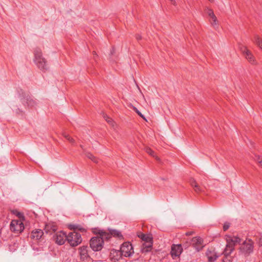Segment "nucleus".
I'll return each instance as SVG.
<instances>
[{
    "label": "nucleus",
    "mask_w": 262,
    "mask_h": 262,
    "mask_svg": "<svg viewBox=\"0 0 262 262\" xmlns=\"http://www.w3.org/2000/svg\"><path fill=\"white\" fill-rule=\"evenodd\" d=\"M34 58L33 61L37 68L42 72H46L49 69L47 61L42 56L41 50L36 48L34 51Z\"/></svg>",
    "instance_id": "nucleus-1"
},
{
    "label": "nucleus",
    "mask_w": 262,
    "mask_h": 262,
    "mask_svg": "<svg viewBox=\"0 0 262 262\" xmlns=\"http://www.w3.org/2000/svg\"><path fill=\"white\" fill-rule=\"evenodd\" d=\"M226 240V247L223 253L226 256H227L234 250L235 245L241 242V239L236 236H228Z\"/></svg>",
    "instance_id": "nucleus-2"
},
{
    "label": "nucleus",
    "mask_w": 262,
    "mask_h": 262,
    "mask_svg": "<svg viewBox=\"0 0 262 262\" xmlns=\"http://www.w3.org/2000/svg\"><path fill=\"white\" fill-rule=\"evenodd\" d=\"M67 241L72 247H75L82 242L81 235L77 232H72L67 235Z\"/></svg>",
    "instance_id": "nucleus-3"
},
{
    "label": "nucleus",
    "mask_w": 262,
    "mask_h": 262,
    "mask_svg": "<svg viewBox=\"0 0 262 262\" xmlns=\"http://www.w3.org/2000/svg\"><path fill=\"white\" fill-rule=\"evenodd\" d=\"M104 242L100 237H92L90 241V245L92 249L94 251H98L102 249Z\"/></svg>",
    "instance_id": "nucleus-4"
},
{
    "label": "nucleus",
    "mask_w": 262,
    "mask_h": 262,
    "mask_svg": "<svg viewBox=\"0 0 262 262\" xmlns=\"http://www.w3.org/2000/svg\"><path fill=\"white\" fill-rule=\"evenodd\" d=\"M10 226L11 231L16 233H20L24 229L23 223L22 221L18 220H12Z\"/></svg>",
    "instance_id": "nucleus-5"
},
{
    "label": "nucleus",
    "mask_w": 262,
    "mask_h": 262,
    "mask_svg": "<svg viewBox=\"0 0 262 262\" xmlns=\"http://www.w3.org/2000/svg\"><path fill=\"white\" fill-rule=\"evenodd\" d=\"M120 253L122 256L129 257L134 253L132 245L129 242L124 243L120 247Z\"/></svg>",
    "instance_id": "nucleus-6"
},
{
    "label": "nucleus",
    "mask_w": 262,
    "mask_h": 262,
    "mask_svg": "<svg viewBox=\"0 0 262 262\" xmlns=\"http://www.w3.org/2000/svg\"><path fill=\"white\" fill-rule=\"evenodd\" d=\"M253 242L249 239L243 243L240 247V250L244 254L249 255L253 252Z\"/></svg>",
    "instance_id": "nucleus-7"
},
{
    "label": "nucleus",
    "mask_w": 262,
    "mask_h": 262,
    "mask_svg": "<svg viewBox=\"0 0 262 262\" xmlns=\"http://www.w3.org/2000/svg\"><path fill=\"white\" fill-rule=\"evenodd\" d=\"M241 51L243 53L247 60L252 64H255L256 62L252 52L249 50L246 47L243 46L241 48Z\"/></svg>",
    "instance_id": "nucleus-8"
},
{
    "label": "nucleus",
    "mask_w": 262,
    "mask_h": 262,
    "mask_svg": "<svg viewBox=\"0 0 262 262\" xmlns=\"http://www.w3.org/2000/svg\"><path fill=\"white\" fill-rule=\"evenodd\" d=\"M67 235L63 231L57 232L54 236V239L56 243L59 245L64 244L66 241H67Z\"/></svg>",
    "instance_id": "nucleus-9"
},
{
    "label": "nucleus",
    "mask_w": 262,
    "mask_h": 262,
    "mask_svg": "<svg viewBox=\"0 0 262 262\" xmlns=\"http://www.w3.org/2000/svg\"><path fill=\"white\" fill-rule=\"evenodd\" d=\"M183 251V249L180 244L173 245L171 248L170 254L173 259L179 257Z\"/></svg>",
    "instance_id": "nucleus-10"
},
{
    "label": "nucleus",
    "mask_w": 262,
    "mask_h": 262,
    "mask_svg": "<svg viewBox=\"0 0 262 262\" xmlns=\"http://www.w3.org/2000/svg\"><path fill=\"white\" fill-rule=\"evenodd\" d=\"M22 103L25 106L26 104L28 106L33 107L37 104V102L34 100L31 96H27L21 99Z\"/></svg>",
    "instance_id": "nucleus-11"
},
{
    "label": "nucleus",
    "mask_w": 262,
    "mask_h": 262,
    "mask_svg": "<svg viewBox=\"0 0 262 262\" xmlns=\"http://www.w3.org/2000/svg\"><path fill=\"white\" fill-rule=\"evenodd\" d=\"M43 232L40 229L33 230L31 233V237L34 240L38 241L43 238Z\"/></svg>",
    "instance_id": "nucleus-12"
},
{
    "label": "nucleus",
    "mask_w": 262,
    "mask_h": 262,
    "mask_svg": "<svg viewBox=\"0 0 262 262\" xmlns=\"http://www.w3.org/2000/svg\"><path fill=\"white\" fill-rule=\"evenodd\" d=\"M192 244L199 251L203 247V240L200 237L196 236L192 239Z\"/></svg>",
    "instance_id": "nucleus-13"
},
{
    "label": "nucleus",
    "mask_w": 262,
    "mask_h": 262,
    "mask_svg": "<svg viewBox=\"0 0 262 262\" xmlns=\"http://www.w3.org/2000/svg\"><path fill=\"white\" fill-rule=\"evenodd\" d=\"M88 249V247L87 246H82L79 249L80 259L90 260Z\"/></svg>",
    "instance_id": "nucleus-14"
},
{
    "label": "nucleus",
    "mask_w": 262,
    "mask_h": 262,
    "mask_svg": "<svg viewBox=\"0 0 262 262\" xmlns=\"http://www.w3.org/2000/svg\"><path fill=\"white\" fill-rule=\"evenodd\" d=\"M206 256L209 262L214 261L219 257L214 250L211 251L210 250H207L206 252Z\"/></svg>",
    "instance_id": "nucleus-15"
},
{
    "label": "nucleus",
    "mask_w": 262,
    "mask_h": 262,
    "mask_svg": "<svg viewBox=\"0 0 262 262\" xmlns=\"http://www.w3.org/2000/svg\"><path fill=\"white\" fill-rule=\"evenodd\" d=\"M69 228L70 230H73V232L80 231L82 233L86 232V229L80 225L71 224L69 226Z\"/></svg>",
    "instance_id": "nucleus-16"
},
{
    "label": "nucleus",
    "mask_w": 262,
    "mask_h": 262,
    "mask_svg": "<svg viewBox=\"0 0 262 262\" xmlns=\"http://www.w3.org/2000/svg\"><path fill=\"white\" fill-rule=\"evenodd\" d=\"M152 247V241L144 242L142 244L141 250L142 253H146L151 251Z\"/></svg>",
    "instance_id": "nucleus-17"
},
{
    "label": "nucleus",
    "mask_w": 262,
    "mask_h": 262,
    "mask_svg": "<svg viewBox=\"0 0 262 262\" xmlns=\"http://www.w3.org/2000/svg\"><path fill=\"white\" fill-rule=\"evenodd\" d=\"M190 183L195 192L200 193L204 191L203 188L199 186L194 179H191L190 180Z\"/></svg>",
    "instance_id": "nucleus-18"
},
{
    "label": "nucleus",
    "mask_w": 262,
    "mask_h": 262,
    "mask_svg": "<svg viewBox=\"0 0 262 262\" xmlns=\"http://www.w3.org/2000/svg\"><path fill=\"white\" fill-rule=\"evenodd\" d=\"M99 234L100 236V237L102 238L103 242L104 239L108 240L112 237L110 230L108 232L104 230H100Z\"/></svg>",
    "instance_id": "nucleus-19"
},
{
    "label": "nucleus",
    "mask_w": 262,
    "mask_h": 262,
    "mask_svg": "<svg viewBox=\"0 0 262 262\" xmlns=\"http://www.w3.org/2000/svg\"><path fill=\"white\" fill-rule=\"evenodd\" d=\"M209 21L211 26L213 27L214 29H216L219 28V21L217 20V17L215 15L210 17Z\"/></svg>",
    "instance_id": "nucleus-20"
},
{
    "label": "nucleus",
    "mask_w": 262,
    "mask_h": 262,
    "mask_svg": "<svg viewBox=\"0 0 262 262\" xmlns=\"http://www.w3.org/2000/svg\"><path fill=\"white\" fill-rule=\"evenodd\" d=\"M138 237L140 238L144 242V243L152 241V237L148 234L140 233L138 235Z\"/></svg>",
    "instance_id": "nucleus-21"
},
{
    "label": "nucleus",
    "mask_w": 262,
    "mask_h": 262,
    "mask_svg": "<svg viewBox=\"0 0 262 262\" xmlns=\"http://www.w3.org/2000/svg\"><path fill=\"white\" fill-rule=\"evenodd\" d=\"M253 41L262 50V39L259 36L255 35Z\"/></svg>",
    "instance_id": "nucleus-22"
},
{
    "label": "nucleus",
    "mask_w": 262,
    "mask_h": 262,
    "mask_svg": "<svg viewBox=\"0 0 262 262\" xmlns=\"http://www.w3.org/2000/svg\"><path fill=\"white\" fill-rule=\"evenodd\" d=\"M86 156L88 158L91 159L93 162L95 163H98L99 162V159L94 156L91 153L88 152L86 154Z\"/></svg>",
    "instance_id": "nucleus-23"
},
{
    "label": "nucleus",
    "mask_w": 262,
    "mask_h": 262,
    "mask_svg": "<svg viewBox=\"0 0 262 262\" xmlns=\"http://www.w3.org/2000/svg\"><path fill=\"white\" fill-rule=\"evenodd\" d=\"M110 231H111L112 236H113L114 237H122V234H121V232L118 230H110Z\"/></svg>",
    "instance_id": "nucleus-24"
},
{
    "label": "nucleus",
    "mask_w": 262,
    "mask_h": 262,
    "mask_svg": "<svg viewBox=\"0 0 262 262\" xmlns=\"http://www.w3.org/2000/svg\"><path fill=\"white\" fill-rule=\"evenodd\" d=\"M103 117L108 123H109L112 126H114L115 122L112 119V118L108 117L106 115H104Z\"/></svg>",
    "instance_id": "nucleus-25"
},
{
    "label": "nucleus",
    "mask_w": 262,
    "mask_h": 262,
    "mask_svg": "<svg viewBox=\"0 0 262 262\" xmlns=\"http://www.w3.org/2000/svg\"><path fill=\"white\" fill-rule=\"evenodd\" d=\"M205 13L208 15L209 17H212V16L214 15L213 11L212 9H210L209 8H206L205 9Z\"/></svg>",
    "instance_id": "nucleus-26"
},
{
    "label": "nucleus",
    "mask_w": 262,
    "mask_h": 262,
    "mask_svg": "<svg viewBox=\"0 0 262 262\" xmlns=\"http://www.w3.org/2000/svg\"><path fill=\"white\" fill-rule=\"evenodd\" d=\"M134 110L139 116H140L143 119H145L144 115L136 107H134Z\"/></svg>",
    "instance_id": "nucleus-27"
},
{
    "label": "nucleus",
    "mask_w": 262,
    "mask_h": 262,
    "mask_svg": "<svg viewBox=\"0 0 262 262\" xmlns=\"http://www.w3.org/2000/svg\"><path fill=\"white\" fill-rule=\"evenodd\" d=\"M230 226V223H229L228 222H225L223 226L224 231H225L227 230L229 228Z\"/></svg>",
    "instance_id": "nucleus-28"
},
{
    "label": "nucleus",
    "mask_w": 262,
    "mask_h": 262,
    "mask_svg": "<svg viewBox=\"0 0 262 262\" xmlns=\"http://www.w3.org/2000/svg\"><path fill=\"white\" fill-rule=\"evenodd\" d=\"M255 161L257 162L259 164H260V162H262V157L260 156H255Z\"/></svg>",
    "instance_id": "nucleus-29"
},
{
    "label": "nucleus",
    "mask_w": 262,
    "mask_h": 262,
    "mask_svg": "<svg viewBox=\"0 0 262 262\" xmlns=\"http://www.w3.org/2000/svg\"><path fill=\"white\" fill-rule=\"evenodd\" d=\"M146 152L147 153H148L149 155L152 156H154V154H155V152L154 151L151 149L150 148H147L146 149Z\"/></svg>",
    "instance_id": "nucleus-30"
},
{
    "label": "nucleus",
    "mask_w": 262,
    "mask_h": 262,
    "mask_svg": "<svg viewBox=\"0 0 262 262\" xmlns=\"http://www.w3.org/2000/svg\"><path fill=\"white\" fill-rule=\"evenodd\" d=\"M68 140L70 143L74 144L75 143V140L73 138L71 137L70 136L69 137V138L67 139Z\"/></svg>",
    "instance_id": "nucleus-31"
},
{
    "label": "nucleus",
    "mask_w": 262,
    "mask_h": 262,
    "mask_svg": "<svg viewBox=\"0 0 262 262\" xmlns=\"http://www.w3.org/2000/svg\"><path fill=\"white\" fill-rule=\"evenodd\" d=\"M68 140L70 143L74 144L75 143V140L73 138L71 137L70 136L69 137V138L67 139Z\"/></svg>",
    "instance_id": "nucleus-32"
},
{
    "label": "nucleus",
    "mask_w": 262,
    "mask_h": 262,
    "mask_svg": "<svg viewBox=\"0 0 262 262\" xmlns=\"http://www.w3.org/2000/svg\"><path fill=\"white\" fill-rule=\"evenodd\" d=\"M170 2H171V4L174 6H176L177 5V2L176 1V0H169Z\"/></svg>",
    "instance_id": "nucleus-33"
},
{
    "label": "nucleus",
    "mask_w": 262,
    "mask_h": 262,
    "mask_svg": "<svg viewBox=\"0 0 262 262\" xmlns=\"http://www.w3.org/2000/svg\"><path fill=\"white\" fill-rule=\"evenodd\" d=\"M91 261V259L90 260H86V259H80L79 262H90Z\"/></svg>",
    "instance_id": "nucleus-34"
},
{
    "label": "nucleus",
    "mask_w": 262,
    "mask_h": 262,
    "mask_svg": "<svg viewBox=\"0 0 262 262\" xmlns=\"http://www.w3.org/2000/svg\"><path fill=\"white\" fill-rule=\"evenodd\" d=\"M63 137L66 139H67L70 136L68 134H66V133H63Z\"/></svg>",
    "instance_id": "nucleus-35"
},
{
    "label": "nucleus",
    "mask_w": 262,
    "mask_h": 262,
    "mask_svg": "<svg viewBox=\"0 0 262 262\" xmlns=\"http://www.w3.org/2000/svg\"><path fill=\"white\" fill-rule=\"evenodd\" d=\"M141 38H142V37H141V36L140 35H139V34H138V35H136V39H137V40H140V39H141Z\"/></svg>",
    "instance_id": "nucleus-36"
},
{
    "label": "nucleus",
    "mask_w": 262,
    "mask_h": 262,
    "mask_svg": "<svg viewBox=\"0 0 262 262\" xmlns=\"http://www.w3.org/2000/svg\"><path fill=\"white\" fill-rule=\"evenodd\" d=\"M114 53H115V49H114V48H112V49L111 50V55H113Z\"/></svg>",
    "instance_id": "nucleus-37"
},
{
    "label": "nucleus",
    "mask_w": 262,
    "mask_h": 262,
    "mask_svg": "<svg viewBox=\"0 0 262 262\" xmlns=\"http://www.w3.org/2000/svg\"><path fill=\"white\" fill-rule=\"evenodd\" d=\"M51 228L52 229L53 231H54V232H55L56 231V227L55 226L51 227Z\"/></svg>",
    "instance_id": "nucleus-38"
},
{
    "label": "nucleus",
    "mask_w": 262,
    "mask_h": 262,
    "mask_svg": "<svg viewBox=\"0 0 262 262\" xmlns=\"http://www.w3.org/2000/svg\"><path fill=\"white\" fill-rule=\"evenodd\" d=\"M49 227H50V226L48 225V226H46V228L47 229V228H48Z\"/></svg>",
    "instance_id": "nucleus-39"
},
{
    "label": "nucleus",
    "mask_w": 262,
    "mask_h": 262,
    "mask_svg": "<svg viewBox=\"0 0 262 262\" xmlns=\"http://www.w3.org/2000/svg\"><path fill=\"white\" fill-rule=\"evenodd\" d=\"M260 166L262 167V161L260 162Z\"/></svg>",
    "instance_id": "nucleus-40"
},
{
    "label": "nucleus",
    "mask_w": 262,
    "mask_h": 262,
    "mask_svg": "<svg viewBox=\"0 0 262 262\" xmlns=\"http://www.w3.org/2000/svg\"><path fill=\"white\" fill-rule=\"evenodd\" d=\"M93 54H96V52H95V51H94V52H93Z\"/></svg>",
    "instance_id": "nucleus-41"
},
{
    "label": "nucleus",
    "mask_w": 262,
    "mask_h": 262,
    "mask_svg": "<svg viewBox=\"0 0 262 262\" xmlns=\"http://www.w3.org/2000/svg\"><path fill=\"white\" fill-rule=\"evenodd\" d=\"M210 2H213V0H209Z\"/></svg>",
    "instance_id": "nucleus-42"
}]
</instances>
